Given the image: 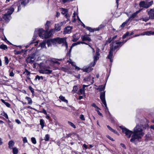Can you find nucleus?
I'll return each instance as SVG.
<instances>
[{"label":"nucleus","instance_id":"37998d69","mask_svg":"<svg viewBox=\"0 0 154 154\" xmlns=\"http://www.w3.org/2000/svg\"><path fill=\"white\" fill-rule=\"evenodd\" d=\"M31 140L32 142L34 144H35L36 143V141L35 138L34 137H32L31 138Z\"/></svg>","mask_w":154,"mask_h":154},{"label":"nucleus","instance_id":"7ed1b4c3","mask_svg":"<svg viewBox=\"0 0 154 154\" xmlns=\"http://www.w3.org/2000/svg\"><path fill=\"white\" fill-rule=\"evenodd\" d=\"M127 40H125L124 42H120L119 40L112 42L110 45V48L109 52V54L107 56V58L110 60V62L112 63V58L114 51L116 49L119 50V48L123 45V44L127 41Z\"/></svg>","mask_w":154,"mask_h":154},{"label":"nucleus","instance_id":"39448f33","mask_svg":"<svg viewBox=\"0 0 154 154\" xmlns=\"http://www.w3.org/2000/svg\"><path fill=\"white\" fill-rule=\"evenodd\" d=\"M153 1L149 2L142 1L140 2L139 5L140 7L147 8L153 5Z\"/></svg>","mask_w":154,"mask_h":154},{"label":"nucleus","instance_id":"6e6d98bb","mask_svg":"<svg viewBox=\"0 0 154 154\" xmlns=\"http://www.w3.org/2000/svg\"><path fill=\"white\" fill-rule=\"evenodd\" d=\"M92 106L94 108H96V109H99V108L96 105L95 103H93L92 104Z\"/></svg>","mask_w":154,"mask_h":154},{"label":"nucleus","instance_id":"4c0bfd02","mask_svg":"<svg viewBox=\"0 0 154 154\" xmlns=\"http://www.w3.org/2000/svg\"><path fill=\"white\" fill-rule=\"evenodd\" d=\"M72 1L73 0H61L60 1V2L64 3L66 2H69Z\"/></svg>","mask_w":154,"mask_h":154},{"label":"nucleus","instance_id":"c85d7f7f","mask_svg":"<svg viewBox=\"0 0 154 154\" xmlns=\"http://www.w3.org/2000/svg\"><path fill=\"white\" fill-rule=\"evenodd\" d=\"M146 34L147 35H154V32L152 31H147L146 32Z\"/></svg>","mask_w":154,"mask_h":154},{"label":"nucleus","instance_id":"5701e85b","mask_svg":"<svg viewBox=\"0 0 154 154\" xmlns=\"http://www.w3.org/2000/svg\"><path fill=\"white\" fill-rule=\"evenodd\" d=\"M60 9L61 11V13L65 15L68 12V11L67 9L64 8H61Z\"/></svg>","mask_w":154,"mask_h":154},{"label":"nucleus","instance_id":"c03bdc74","mask_svg":"<svg viewBox=\"0 0 154 154\" xmlns=\"http://www.w3.org/2000/svg\"><path fill=\"white\" fill-rule=\"evenodd\" d=\"M49 136L48 134H47L45 135V137L44 138V140L46 141H48L49 140Z\"/></svg>","mask_w":154,"mask_h":154},{"label":"nucleus","instance_id":"603ef678","mask_svg":"<svg viewBox=\"0 0 154 154\" xmlns=\"http://www.w3.org/2000/svg\"><path fill=\"white\" fill-rule=\"evenodd\" d=\"M150 19L149 17H146L145 18H142V20L143 21H144L145 22H147L148 20H149V19Z\"/></svg>","mask_w":154,"mask_h":154},{"label":"nucleus","instance_id":"de8ad7c7","mask_svg":"<svg viewBox=\"0 0 154 154\" xmlns=\"http://www.w3.org/2000/svg\"><path fill=\"white\" fill-rule=\"evenodd\" d=\"M129 35H130L129 32H127L126 34H125L123 35L122 37L123 39H124L125 38H126V36Z\"/></svg>","mask_w":154,"mask_h":154},{"label":"nucleus","instance_id":"79ce46f5","mask_svg":"<svg viewBox=\"0 0 154 154\" xmlns=\"http://www.w3.org/2000/svg\"><path fill=\"white\" fill-rule=\"evenodd\" d=\"M68 123L72 127L74 128H76V126L72 122L68 121Z\"/></svg>","mask_w":154,"mask_h":154},{"label":"nucleus","instance_id":"a878e982","mask_svg":"<svg viewBox=\"0 0 154 154\" xmlns=\"http://www.w3.org/2000/svg\"><path fill=\"white\" fill-rule=\"evenodd\" d=\"M59 98L62 101L66 103H68V100L65 99V97L62 96V95H60L59 97Z\"/></svg>","mask_w":154,"mask_h":154},{"label":"nucleus","instance_id":"c9c22d12","mask_svg":"<svg viewBox=\"0 0 154 154\" xmlns=\"http://www.w3.org/2000/svg\"><path fill=\"white\" fill-rule=\"evenodd\" d=\"M13 154H17L18 152V149L16 147L13 148Z\"/></svg>","mask_w":154,"mask_h":154},{"label":"nucleus","instance_id":"2f4dec72","mask_svg":"<svg viewBox=\"0 0 154 154\" xmlns=\"http://www.w3.org/2000/svg\"><path fill=\"white\" fill-rule=\"evenodd\" d=\"M1 100L2 102L3 103H4L7 107H10V104L8 103L7 102H5V101L4 100L2 99H1Z\"/></svg>","mask_w":154,"mask_h":154},{"label":"nucleus","instance_id":"473e14b6","mask_svg":"<svg viewBox=\"0 0 154 154\" xmlns=\"http://www.w3.org/2000/svg\"><path fill=\"white\" fill-rule=\"evenodd\" d=\"M40 124L42 128H43L44 127V121L43 119H41L40 121Z\"/></svg>","mask_w":154,"mask_h":154},{"label":"nucleus","instance_id":"6e6552de","mask_svg":"<svg viewBox=\"0 0 154 154\" xmlns=\"http://www.w3.org/2000/svg\"><path fill=\"white\" fill-rule=\"evenodd\" d=\"M14 4L11 7L5 10V13L8 14L11 16V14L14 12V9H16V8L17 9V6H14Z\"/></svg>","mask_w":154,"mask_h":154},{"label":"nucleus","instance_id":"7c9ffc66","mask_svg":"<svg viewBox=\"0 0 154 154\" xmlns=\"http://www.w3.org/2000/svg\"><path fill=\"white\" fill-rule=\"evenodd\" d=\"M85 93V89L83 88L80 89L79 91L77 93L79 94H84Z\"/></svg>","mask_w":154,"mask_h":154},{"label":"nucleus","instance_id":"c756f323","mask_svg":"<svg viewBox=\"0 0 154 154\" xmlns=\"http://www.w3.org/2000/svg\"><path fill=\"white\" fill-rule=\"evenodd\" d=\"M0 48L4 50H6L8 49L7 46L4 44H2L0 45Z\"/></svg>","mask_w":154,"mask_h":154},{"label":"nucleus","instance_id":"864d4df0","mask_svg":"<svg viewBox=\"0 0 154 154\" xmlns=\"http://www.w3.org/2000/svg\"><path fill=\"white\" fill-rule=\"evenodd\" d=\"M39 112L40 113H43L45 115H47L46 111L44 109H43L42 111H40Z\"/></svg>","mask_w":154,"mask_h":154},{"label":"nucleus","instance_id":"a19ab883","mask_svg":"<svg viewBox=\"0 0 154 154\" xmlns=\"http://www.w3.org/2000/svg\"><path fill=\"white\" fill-rule=\"evenodd\" d=\"M23 74H26L27 76H28L30 74V72L28 71L27 69H25V71L23 72Z\"/></svg>","mask_w":154,"mask_h":154},{"label":"nucleus","instance_id":"ea45409f","mask_svg":"<svg viewBox=\"0 0 154 154\" xmlns=\"http://www.w3.org/2000/svg\"><path fill=\"white\" fill-rule=\"evenodd\" d=\"M78 89L77 86H74L73 88V89L72 90V91L74 92H76L77 91Z\"/></svg>","mask_w":154,"mask_h":154},{"label":"nucleus","instance_id":"cd10ccee","mask_svg":"<svg viewBox=\"0 0 154 154\" xmlns=\"http://www.w3.org/2000/svg\"><path fill=\"white\" fill-rule=\"evenodd\" d=\"M25 99L27 100L29 104L31 105L32 104V99L30 97H26Z\"/></svg>","mask_w":154,"mask_h":154},{"label":"nucleus","instance_id":"20e7f679","mask_svg":"<svg viewBox=\"0 0 154 154\" xmlns=\"http://www.w3.org/2000/svg\"><path fill=\"white\" fill-rule=\"evenodd\" d=\"M30 0H19L17 2L14 3V6L17 7V11H19L21 9V5L24 7L27 4Z\"/></svg>","mask_w":154,"mask_h":154},{"label":"nucleus","instance_id":"412c9836","mask_svg":"<svg viewBox=\"0 0 154 154\" xmlns=\"http://www.w3.org/2000/svg\"><path fill=\"white\" fill-rule=\"evenodd\" d=\"M80 43H82V44H85L87 45H88V44L86 43L85 42H76V43H73V44H72V45L71 46V48L70 50V51H71V48L72 47H74L75 45H79Z\"/></svg>","mask_w":154,"mask_h":154},{"label":"nucleus","instance_id":"0eeeda50","mask_svg":"<svg viewBox=\"0 0 154 154\" xmlns=\"http://www.w3.org/2000/svg\"><path fill=\"white\" fill-rule=\"evenodd\" d=\"M105 91H103V92H101L100 93V99L101 100L103 104L104 105L105 107L107 109L108 108L105 100Z\"/></svg>","mask_w":154,"mask_h":154},{"label":"nucleus","instance_id":"09e8293b","mask_svg":"<svg viewBox=\"0 0 154 154\" xmlns=\"http://www.w3.org/2000/svg\"><path fill=\"white\" fill-rule=\"evenodd\" d=\"M9 72H10L9 75L11 77H13L14 75V73L13 72V70L11 71V70H9Z\"/></svg>","mask_w":154,"mask_h":154},{"label":"nucleus","instance_id":"338daca9","mask_svg":"<svg viewBox=\"0 0 154 154\" xmlns=\"http://www.w3.org/2000/svg\"><path fill=\"white\" fill-rule=\"evenodd\" d=\"M65 16L67 19H68L70 17L69 15L67 13L65 15Z\"/></svg>","mask_w":154,"mask_h":154},{"label":"nucleus","instance_id":"aec40b11","mask_svg":"<svg viewBox=\"0 0 154 154\" xmlns=\"http://www.w3.org/2000/svg\"><path fill=\"white\" fill-rule=\"evenodd\" d=\"M100 56V54L99 53H96V55L94 57V61L93 62V65H92L93 66H94L96 62L99 59V56Z\"/></svg>","mask_w":154,"mask_h":154},{"label":"nucleus","instance_id":"bf43d9fd","mask_svg":"<svg viewBox=\"0 0 154 154\" xmlns=\"http://www.w3.org/2000/svg\"><path fill=\"white\" fill-rule=\"evenodd\" d=\"M29 88L32 93L34 92V90L31 86H29Z\"/></svg>","mask_w":154,"mask_h":154},{"label":"nucleus","instance_id":"774afa93","mask_svg":"<svg viewBox=\"0 0 154 154\" xmlns=\"http://www.w3.org/2000/svg\"><path fill=\"white\" fill-rule=\"evenodd\" d=\"M83 146L86 149H88L87 146L85 144H84L83 145Z\"/></svg>","mask_w":154,"mask_h":154},{"label":"nucleus","instance_id":"bb28decb","mask_svg":"<svg viewBox=\"0 0 154 154\" xmlns=\"http://www.w3.org/2000/svg\"><path fill=\"white\" fill-rule=\"evenodd\" d=\"M57 38L51 39V42L53 45H56L57 44Z\"/></svg>","mask_w":154,"mask_h":154},{"label":"nucleus","instance_id":"5fc2aeb1","mask_svg":"<svg viewBox=\"0 0 154 154\" xmlns=\"http://www.w3.org/2000/svg\"><path fill=\"white\" fill-rule=\"evenodd\" d=\"M23 140L24 143H26L28 141L26 137H23Z\"/></svg>","mask_w":154,"mask_h":154},{"label":"nucleus","instance_id":"a18cd8bd","mask_svg":"<svg viewBox=\"0 0 154 154\" xmlns=\"http://www.w3.org/2000/svg\"><path fill=\"white\" fill-rule=\"evenodd\" d=\"M128 20H127L125 22L123 23L122 25L121 26V27H124L125 25L128 23Z\"/></svg>","mask_w":154,"mask_h":154},{"label":"nucleus","instance_id":"72a5a7b5","mask_svg":"<svg viewBox=\"0 0 154 154\" xmlns=\"http://www.w3.org/2000/svg\"><path fill=\"white\" fill-rule=\"evenodd\" d=\"M104 25L103 24H101L98 28H95V30L96 31H98L100 30V29H101L102 28H103L104 27Z\"/></svg>","mask_w":154,"mask_h":154},{"label":"nucleus","instance_id":"58836bf2","mask_svg":"<svg viewBox=\"0 0 154 154\" xmlns=\"http://www.w3.org/2000/svg\"><path fill=\"white\" fill-rule=\"evenodd\" d=\"M14 52L15 54L18 55L21 54V53L23 52V50L21 51H16V50L14 51Z\"/></svg>","mask_w":154,"mask_h":154},{"label":"nucleus","instance_id":"0e129e2a","mask_svg":"<svg viewBox=\"0 0 154 154\" xmlns=\"http://www.w3.org/2000/svg\"><path fill=\"white\" fill-rule=\"evenodd\" d=\"M40 76H38V75H37L35 77V80H37V79H38V80H39L40 79Z\"/></svg>","mask_w":154,"mask_h":154},{"label":"nucleus","instance_id":"9d476101","mask_svg":"<svg viewBox=\"0 0 154 154\" xmlns=\"http://www.w3.org/2000/svg\"><path fill=\"white\" fill-rule=\"evenodd\" d=\"M148 14L151 19H154V8L151 9L149 11L147 10Z\"/></svg>","mask_w":154,"mask_h":154},{"label":"nucleus","instance_id":"f3484780","mask_svg":"<svg viewBox=\"0 0 154 154\" xmlns=\"http://www.w3.org/2000/svg\"><path fill=\"white\" fill-rule=\"evenodd\" d=\"M81 39L83 41H88L89 42L91 41V39L88 35H85L81 36Z\"/></svg>","mask_w":154,"mask_h":154},{"label":"nucleus","instance_id":"dca6fc26","mask_svg":"<svg viewBox=\"0 0 154 154\" xmlns=\"http://www.w3.org/2000/svg\"><path fill=\"white\" fill-rule=\"evenodd\" d=\"M3 18L5 20L8 21L11 19V17L10 15L5 13L4 14Z\"/></svg>","mask_w":154,"mask_h":154},{"label":"nucleus","instance_id":"052dcab7","mask_svg":"<svg viewBox=\"0 0 154 154\" xmlns=\"http://www.w3.org/2000/svg\"><path fill=\"white\" fill-rule=\"evenodd\" d=\"M90 79L91 77L89 76L88 78L84 79V80H85V81H90Z\"/></svg>","mask_w":154,"mask_h":154},{"label":"nucleus","instance_id":"393cba45","mask_svg":"<svg viewBox=\"0 0 154 154\" xmlns=\"http://www.w3.org/2000/svg\"><path fill=\"white\" fill-rule=\"evenodd\" d=\"M105 85H101L99 86L98 88H97V90H99V91H104L105 89Z\"/></svg>","mask_w":154,"mask_h":154},{"label":"nucleus","instance_id":"423d86ee","mask_svg":"<svg viewBox=\"0 0 154 154\" xmlns=\"http://www.w3.org/2000/svg\"><path fill=\"white\" fill-rule=\"evenodd\" d=\"M57 42L58 44H60L63 43V45H64L67 49L68 47L67 44L66 42V39L65 38H57Z\"/></svg>","mask_w":154,"mask_h":154},{"label":"nucleus","instance_id":"9b49d317","mask_svg":"<svg viewBox=\"0 0 154 154\" xmlns=\"http://www.w3.org/2000/svg\"><path fill=\"white\" fill-rule=\"evenodd\" d=\"M46 42L45 41H44L40 43L38 46L37 47V49L38 50H40L42 49L46 48Z\"/></svg>","mask_w":154,"mask_h":154},{"label":"nucleus","instance_id":"1a4fd4ad","mask_svg":"<svg viewBox=\"0 0 154 154\" xmlns=\"http://www.w3.org/2000/svg\"><path fill=\"white\" fill-rule=\"evenodd\" d=\"M93 65V62L91 63L90 66H87L84 67L82 69H81L82 70L83 72H89L93 70V69L92 68V67L93 66H92Z\"/></svg>","mask_w":154,"mask_h":154},{"label":"nucleus","instance_id":"f03ea898","mask_svg":"<svg viewBox=\"0 0 154 154\" xmlns=\"http://www.w3.org/2000/svg\"><path fill=\"white\" fill-rule=\"evenodd\" d=\"M54 30L51 29L48 32H46L43 29H40L35 30L34 34V35L32 38L33 41L29 44L31 45L34 43V41L35 40L36 37L38 36L42 38H48L51 37L54 33Z\"/></svg>","mask_w":154,"mask_h":154},{"label":"nucleus","instance_id":"e2e57ef3","mask_svg":"<svg viewBox=\"0 0 154 154\" xmlns=\"http://www.w3.org/2000/svg\"><path fill=\"white\" fill-rule=\"evenodd\" d=\"M58 23L61 26L63 24H64L66 23V22L64 21H63Z\"/></svg>","mask_w":154,"mask_h":154},{"label":"nucleus","instance_id":"69168bd1","mask_svg":"<svg viewBox=\"0 0 154 154\" xmlns=\"http://www.w3.org/2000/svg\"><path fill=\"white\" fill-rule=\"evenodd\" d=\"M112 40V38H110L107 40V42L109 43H110Z\"/></svg>","mask_w":154,"mask_h":154},{"label":"nucleus","instance_id":"f257e3e1","mask_svg":"<svg viewBox=\"0 0 154 154\" xmlns=\"http://www.w3.org/2000/svg\"><path fill=\"white\" fill-rule=\"evenodd\" d=\"M120 128L122 129V132L125 134L128 138H130L132 134L130 139L131 142L134 143L140 141L145 134L142 127L141 125H137L134 128L133 131L122 126H120Z\"/></svg>","mask_w":154,"mask_h":154},{"label":"nucleus","instance_id":"6ab92c4d","mask_svg":"<svg viewBox=\"0 0 154 154\" xmlns=\"http://www.w3.org/2000/svg\"><path fill=\"white\" fill-rule=\"evenodd\" d=\"M51 24V22L49 21H47L46 23L45 24V29L46 31H48L49 29V27Z\"/></svg>","mask_w":154,"mask_h":154},{"label":"nucleus","instance_id":"4d7b16f0","mask_svg":"<svg viewBox=\"0 0 154 154\" xmlns=\"http://www.w3.org/2000/svg\"><path fill=\"white\" fill-rule=\"evenodd\" d=\"M80 118L82 120L84 121L85 120V118H84V116L82 114H81L80 115Z\"/></svg>","mask_w":154,"mask_h":154},{"label":"nucleus","instance_id":"e433bc0d","mask_svg":"<svg viewBox=\"0 0 154 154\" xmlns=\"http://www.w3.org/2000/svg\"><path fill=\"white\" fill-rule=\"evenodd\" d=\"M86 29L88 30L90 32H94V31H96L95 30V28H94V29H92L91 28V27H86Z\"/></svg>","mask_w":154,"mask_h":154},{"label":"nucleus","instance_id":"680f3d73","mask_svg":"<svg viewBox=\"0 0 154 154\" xmlns=\"http://www.w3.org/2000/svg\"><path fill=\"white\" fill-rule=\"evenodd\" d=\"M76 15V13H75V12H74L73 14V19H74V21H75V17Z\"/></svg>","mask_w":154,"mask_h":154},{"label":"nucleus","instance_id":"b1692460","mask_svg":"<svg viewBox=\"0 0 154 154\" xmlns=\"http://www.w3.org/2000/svg\"><path fill=\"white\" fill-rule=\"evenodd\" d=\"M14 142L13 140H10L8 143L9 148L10 149H11L14 146Z\"/></svg>","mask_w":154,"mask_h":154},{"label":"nucleus","instance_id":"49530a36","mask_svg":"<svg viewBox=\"0 0 154 154\" xmlns=\"http://www.w3.org/2000/svg\"><path fill=\"white\" fill-rule=\"evenodd\" d=\"M2 115L3 116H4L6 118L8 119V116L7 114L5 112H4L3 113H2Z\"/></svg>","mask_w":154,"mask_h":154},{"label":"nucleus","instance_id":"ddd939ff","mask_svg":"<svg viewBox=\"0 0 154 154\" xmlns=\"http://www.w3.org/2000/svg\"><path fill=\"white\" fill-rule=\"evenodd\" d=\"M39 72L43 74H49L52 73V70H49L47 69L44 68L41 69L39 71Z\"/></svg>","mask_w":154,"mask_h":154},{"label":"nucleus","instance_id":"f8f14e48","mask_svg":"<svg viewBox=\"0 0 154 154\" xmlns=\"http://www.w3.org/2000/svg\"><path fill=\"white\" fill-rule=\"evenodd\" d=\"M35 55L34 54L32 55L31 56L29 57H27L26 59V61L28 63H33L35 60Z\"/></svg>","mask_w":154,"mask_h":154},{"label":"nucleus","instance_id":"f704fd0d","mask_svg":"<svg viewBox=\"0 0 154 154\" xmlns=\"http://www.w3.org/2000/svg\"><path fill=\"white\" fill-rule=\"evenodd\" d=\"M107 127H108L109 129L111 131L113 132L115 134L117 133V132L116 131L113 129L112 128H111L109 126L107 125Z\"/></svg>","mask_w":154,"mask_h":154},{"label":"nucleus","instance_id":"4468645a","mask_svg":"<svg viewBox=\"0 0 154 154\" xmlns=\"http://www.w3.org/2000/svg\"><path fill=\"white\" fill-rule=\"evenodd\" d=\"M72 27V26H68L66 27L64 29V34H69L71 32Z\"/></svg>","mask_w":154,"mask_h":154},{"label":"nucleus","instance_id":"8fccbe9b","mask_svg":"<svg viewBox=\"0 0 154 154\" xmlns=\"http://www.w3.org/2000/svg\"><path fill=\"white\" fill-rule=\"evenodd\" d=\"M47 43L48 47L51 46V44H52L51 42V40L47 41Z\"/></svg>","mask_w":154,"mask_h":154},{"label":"nucleus","instance_id":"13d9d810","mask_svg":"<svg viewBox=\"0 0 154 154\" xmlns=\"http://www.w3.org/2000/svg\"><path fill=\"white\" fill-rule=\"evenodd\" d=\"M98 109H96V111L97 112V113L99 115L103 117V116L102 114L99 111Z\"/></svg>","mask_w":154,"mask_h":154},{"label":"nucleus","instance_id":"4be33fe9","mask_svg":"<svg viewBox=\"0 0 154 154\" xmlns=\"http://www.w3.org/2000/svg\"><path fill=\"white\" fill-rule=\"evenodd\" d=\"M61 26L59 23L55 24L54 30L57 31H60L61 29Z\"/></svg>","mask_w":154,"mask_h":154},{"label":"nucleus","instance_id":"a211bd4d","mask_svg":"<svg viewBox=\"0 0 154 154\" xmlns=\"http://www.w3.org/2000/svg\"><path fill=\"white\" fill-rule=\"evenodd\" d=\"M80 35L78 33H76L73 36V39H72V41L73 42H75L78 40L79 38H80Z\"/></svg>","mask_w":154,"mask_h":154},{"label":"nucleus","instance_id":"2eb2a0df","mask_svg":"<svg viewBox=\"0 0 154 154\" xmlns=\"http://www.w3.org/2000/svg\"><path fill=\"white\" fill-rule=\"evenodd\" d=\"M142 9L139 10L138 11H136L135 12L132 14L131 16L129 17V18L128 20L131 19H133L136 17L137 14L139 13L141 10Z\"/></svg>","mask_w":154,"mask_h":154},{"label":"nucleus","instance_id":"3c124183","mask_svg":"<svg viewBox=\"0 0 154 154\" xmlns=\"http://www.w3.org/2000/svg\"><path fill=\"white\" fill-rule=\"evenodd\" d=\"M5 64L6 65H7L9 63V60L8 58L7 57H5Z\"/></svg>","mask_w":154,"mask_h":154}]
</instances>
